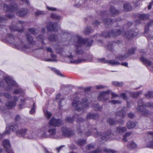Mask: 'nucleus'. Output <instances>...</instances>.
<instances>
[{
  "instance_id": "nucleus-1",
  "label": "nucleus",
  "mask_w": 153,
  "mask_h": 153,
  "mask_svg": "<svg viewBox=\"0 0 153 153\" xmlns=\"http://www.w3.org/2000/svg\"><path fill=\"white\" fill-rule=\"evenodd\" d=\"M4 10L8 12H15L18 16L23 17L26 16L28 13L27 10L24 8L18 9L16 7L12 5H3Z\"/></svg>"
},
{
  "instance_id": "nucleus-2",
  "label": "nucleus",
  "mask_w": 153,
  "mask_h": 153,
  "mask_svg": "<svg viewBox=\"0 0 153 153\" xmlns=\"http://www.w3.org/2000/svg\"><path fill=\"white\" fill-rule=\"evenodd\" d=\"M76 99L78 100L77 97L75 98L74 100L72 103V105L77 111H79L84 108L88 107L89 103L87 102L88 100L86 98L82 99L81 102L78 100H76Z\"/></svg>"
},
{
  "instance_id": "nucleus-3",
  "label": "nucleus",
  "mask_w": 153,
  "mask_h": 153,
  "mask_svg": "<svg viewBox=\"0 0 153 153\" xmlns=\"http://www.w3.org/2000/svg\"><path fill=\"white\" fill-rule=\"evenodd\" d=\"M7 40L10 43L14 45L17 49H24L25 47L22 42L18 37H14L11 34L8 35Z\"/></svg>"
},
{
  "instance_id": "nucleus-4",
  "label": "nucleus",
  "mask_w": 153,
  "mask_h": 153,
  "mask_svg": "<svg viewBox=\"0 0 153 153\" xmlns=\"http://www.w3.org/2000/svg\"><path fill=\"white\" fill-rule=\"evenodd\" d=\"M75 39V41L77 42L76 46L77 47L81 46L84 45L85 42L87 43V47H89L91 45L92 43V40L89 41L88 39H87L85 40L83 39L79 36H75L74 37Z\"/></svg>"
},
{
  "instance_id": "nucleus-5",
  "label": "nucleus",
  "mask_w": 153,
  "mask_h": 153,
  "mask_svg": "<svg viewBox=\"0 0 153 153\" xmlns=\"http://www.w3.org/2000/svg\"><path fill=\"white\" fill-rule=\"evenodd\" d=\"M39 32V30L36 28H32L29 29L27 34V42L30 44H33L35 42L33 40L32 37L30 36V34H32L33 35H36Z\"/></svg>"
},
{
  "instance_id": "nucleus-6",
  "label": "nucleus",
  "mask_w": 153,
  "mask_h": 153,
  "mask_svg": "<svg viewBox=\"0 0 153 153\" xmlns=\"http://www.w3.org/2000/svg\"><path fill=\"white\" fill-rule=\"evenodd\" d=\"M99 61L100 62L104 63H107L113 66L117 65H120V62L118 61H116L114 60H106L104 58L100 59L99 60ZM121 65L127 67L128 66V63L126 62H123L121 63Z\"/></svg>"
},
{
  "instance_id": "nucleus-7",
  "label": "nucleus",
  "mask_w": 153,
  "mask_h": 153,
  "mask_svg": "<svg viewBox=\"0 0 153 153\" xmlns=\"http://www.w3.org/2000/svg\"><path fill=\"white\" fill-rule=\"evenodd\" d=\"M5 80L8 85L7 90L10 91L12 88L17 86V84L10 77L6 76L4 78Z\"/></svg>"
},
{
  "instance_id": "nucleus-8",
  "label": "nucleus",
  "mask_w": 153,
  "mask_h": 153,
  "mask_svg": "<svg viewBox=\"0 0 153 153\" xmlns=\"http://www.w3.org/2000/svg\"><path fill=\"white\" fill-rule=\"evenodd\" d=\"M62 124V122L60 119H56L54 117H52L49 123V125L55 127L59 126Z\"/></svg>"
},
{
  "instance_id": "nucleus-9",
  "label": "nucleus",
  "mask_w": 153,
  "mask_h": 153,
  "mask_svg": "<svg viewBox=\"0 0 153 153\" xmlns=\"http://www.w3.org/2000/svg\"><path fill=\"white\" fill-rule=\"evenodd\" d=\"M110 92V91H107L100 93L98 97V99L100 101L107 100L108 99V94Z\"/></svg>"
},
{
  "instance_id": "nucleus-10",
  "label": "nucleus",
  "mask_w": 153,
  "mask_h": 153,
  "mask_svg": "<svg viewBox=\"0 0 153 153\" xmlns=\"http://www.w3.org/2000/svg\"><path fill=\"white\" fill-rule=\"evenodd\" d=\"M122 32L121 31L119 30L118 31L114 30L112 31L110 33H104L102 34V36L105 38L109 37L111 36H115L121 34Z\"/></svg>"
},
{
  "instance_id": "nucleus-11",
  "label": "nucleus",
  "mask_w": 153,
  "mask_h": 153,
  "mask_svg": "<svg viewBox=\"0 0 153 153\" xmlns=\"http://www.w3.org/2000/svg\"><path fill=\"white\" fill-rule=\"evenodd\" d=\"M79 133L81 132L86 133V135L88 136L91 135V132L89 130V127H88L87 125H85V127L84 126H81L80 128L78 130Z\"/></svg>"
},
{
  "instance_id": "nucleus-12",
  "label": "nucleus",
  "mask_w": 153,
  "mask_h": 153,
  "mask_svg": "<svg viewBox=\"0 0 153 153\" xmlns=\"http://www.w3.org/2000/svg\"><path fill=\"white\" fill-rule=\"evenodd\" d=\"M3 144L7 153H13L12 150L9 149L10 147V144L8 140H4L3 142Z\"/></svg>"
},
{
  "instance_id": "nucleus-13",
  "label": "nucleus",
  "mask_w": 153,
  "mask_h": 153,
  "mask_svg": "<svg viewBox=\"0 0 153 153\" xmlns=\"http://www.w3.org/2000/svg\"><path fill=\"white\" fill-rule=\"evenodd\" d=\"M13 100V101H8L6 103V105L8 108H11L16 105L18 99L16 97H14Z\"/></svg>"
},
{
  "instance_id": "nucleus-14",
  "label": "nucleus",
  "mask_w": 153,
  "mask_h": 153,
  "mask_svg": "<svg viewBox=\"0 0 153 153\" xmlns=\"http://www.w3.org/2000/svg\"><path fill=\"white\" fill-rule=\"evenodd\" d=\"M135 51V49L134 48H132L131 49H130L128 51V55L126 56H119V57H117L116 59L117 60H123L125 59L126 58H127L128 56L131 55L134 53Z\"/></svg>"
},
{
  "instance_id": "nucleus-15",
  "label": "nucleus",
  "mask_w": 153,
  "mask_h": 153,
  "mask_svg": "<svg viewBox=\"0 0 153 153\" xmlns=\"http://www.w3.org/2000/svg\"><path fill=\"white\" fill-rule=\"evenodd\" d=\"M67 57L70 60V63H71L77 64L82 62L85 61L87 60L86 59H79L77 60H74L73 56L71 55L68 56Z\"/></svg>"
},
{
  "instance_id": "nucleus-16",
  "label": "nucleus",
  "mask_w": 153,
  "mask_h": 153,
  "mask_svg": "<svg viewBox=\"0 0 153 153\" xmlns=\"http://www.w3.org/2000/svg\"><path fill=\"white\" fill-rule=\"evenodd\" d=\"M28 129L26 128H21L17 133V135L20 137H25L26 136V134L28 132Z\"/></svg>"
},
{
  "instance_id": "nucleus-17",
  "label": "nucleus",
  "mask_w": 153,
  "mask_h": 153,
  "mask_svg": "<svg viewBox=\"0 0 153 153\" xmlns=\"http://www.w3.org/2000/svg\"><path fill=\"white\" fill-rule=\"evenodd\" d=\"M38 136L36 132H33L32 131H29L26 134V137L30 139H32Z\"/></svg>"
},
{
  "instance_id": "nucleus-18",
  "label": "nucleus",
  "mask_w": 153,
  "mask_h": 153,
  "mask_svg": "<svg viewBox=\"0 0 153 153\" xmlns=\"http://www.w3.org/2000/svg\"><path fill=\"white\" fill-rule=\"evenodd\" d=\"M138 106L137 108L138 111L140 112H143L145 111L144 105L142 100H140L138 102Z\"/></svg>"
},
{
  "instance_id": "nucleus-19",
  "label": "nucleus",
  "mask_w": 153,
  "mask_h": 153,
  "mask_svg": "<svg viewBox=\"0 0 153 153\" xmlns=\"http://www.w3.org/2000/svg\"><path fill=\"white\" fill-rule=\"evenodd\" d=\"M57 26L56 24H53L51 22H50L47 25V28L48 31L54 30L55 28Z\"/></svg>"
},
{
  "instance_id": "nucleus-20",
  "label": "nucleus",
  "mask_w": 153,
  "mask_h": 153,
  "mask_svg": "<svg viewBox=\"0 0 153 153\" xmlns=\"http://www.w3.org/2000/svg\"><path fill=\"white\" fill-rule=\"evenodd\" d=\"M140 60L146 65L150 66L152 64V62L146 58L142 56L140 59Z\"/></svg>"
},
{
  "instance_id": "nucleus-21",
  "label": "nucleus",
  "mask_w": 153,
  "mask_h": 153,
  "mask_svg": "<svg viewBox=\"0 0 153 153\" xmlns=\"http://www.w3.org/2000/svg\"><path fill=\"white\" fill-rule=\"evenodd\" d=\"M48 132L49 133V137L54 138L56 133V128H50L48 130Z\"/></svg>"
},
{
  "instance_id": "nucleus-22",
  "label": "nucleus",
  "mask_w": 153,
  "mask_h": 153,
  "mask_svg": "<svg viewBox=\"0 0 153 153\" xmlns=\"http://www.w3.org/2000/svg\"><path fill=\"white\" fill-rule=\"evenodd\" d=\"M38 136L42 138H47L49 137V135L47 134V132L46 131H39V133L38 134Z\"/></svg>"
},
{
  "instance_id": "nucleus-23",
  "label": "nucleus",
  "mask_w": 153,
  "mask_h": 153,
  "mask_svg": "<svg viewBox=\"0 0 153 153\" xmlns=\"http://www.w3.org/2000/svg\"><path fill=\"white\" fill-rule=\"evenodd\" d=\"M126 130L127 129L126 127H125L119 126L117 128L116 131L117 133L121 134L123 133L126 131Z\"/></svg>"
},
{
  "instance_id": "nucleus-24",
  "label": "nucleus",
  "mask_w": 153,
  "mask_h": 153,
  "mask_svg": "<svg viewBox=\"0 0 153 153\" xmlns=\"http://www.w3.org/2000/svg\"><path fill=\"white\" fill-rule=\"evenodd\" d=\"M136 125V123L134 122L129 121L126 124V126L129 129H132L134 128Z\"/></svg>"
},
{
  "instance_id": "nucleus-25",
  "label": "nucleus",
  "mask_w": 153,
  "mask_h": 153,
  "mask_svg": "<svg viewBox=\"0 0 153 153\" xmlns=\"http://www.w3.org/2000/svg\"><path fill=\"white\" fill-rule=\"evenodd\" d=\"M10 127H12V129L13 131L16 132L17 134L18 132L19 131L21 128L20 125L19 124L17 125L12 126H11Z\"/></svg>"
},
{
  "instance_id": "nucleus-26",
  "label": "nucleus",
  "mask_w": 153,
  "mask_h": 153,
  "mask_svg": "<svg viewBox=\"0 0 153 153\" xmlns=\"http://www.w3.org/2000/svg\"><path fill=\"white\" fill-rule=\"evenodd\" d=\"M61 131L63 134L65 136L68 135L70 133L69 129L66 127H62V128Z\"/></svg>"
},
{
  "instance_id": "nucleus-27",
  "label": "nucleus",
  "mask_w": 153,
  "mask_h": 153,
  "mask_svg": "<svg viewBox=\"0 0 153 153\" xmlns=\"http://www.w3.org/2000/svg\"><path fill=\"white\" fill-rule=\"evenodd\" d=\"M124 10L126 11L130 10L132 9L131 7L128 3H126L124 4Z\"/></svg>"
},
{
  "instance_id": "nucleus-28",
  "label": "nucleus",
  "mask_w": 153,
  "mask_h": 153,
  "mask_svg": "<svg viewBox=\"0 0 153 153\" xmlns=\"http://www.w3.org/2000/svg\"><path fill=\"white\" fill-rule=\"evenodd\" d=\"M97 117V115L93 114L88 113L87 114L86 118L87 120H88L90 119H96Z\"/></svg>"
},
{
  "instance_id": "nucleus-29",
  "label": "nucleus",
  "mask_w": 153,
  "mask_h": 153,
  "mask_svg": "<svg viewBox=\"0 0 153 153\" xmlns=\"http://www.w3.org/2000/svg\"><path fill=\"white\" fill-rule=\"evenodd\" d=\"M51 57L53 58V59H44V60L45 61H55V62H57V60L55 59L56 57V55L54 54H51Z\"/></svg>"
},
{
  "instance_id": "nucleus-30",
  "label": "nucleus",
  "mask_w": 153,
  "mask_h": 153,
  "mask_svg": "<svg viewBox=\"0 0 153 153\" xmlns=\"http://www.w3.org/2000/svg\"><path fill=\"white\" fill-rule=\"evenodd\" d=\"M137 34V33L135 34L133 33L132 31H131L129 32H127L126 33L125 35V36L127 38L129 39L132 36H135Z\"/></svg>"
},
{
  "instance_id": "nucleus-31",
  "label": "nucleus",
  "mask_w": 153,
  "mask_h": 153,
  "mask_svg": "<svg viewBox=\"0 0 153 153\" xmlns=\"http://www.w3.org/2000/svg\"><path fill=\"white\" fill-rule=\"evenodd\" d=\"M113 85L118 87H121L123 85V83L122 82H118V81H113L112 82Z\"/></svg>"
},
{
  "instance_id": "nucleus-32",
  "label": "nucleus",
  "mask_w": 153,
  "mask_h": 153,
  "mask_svg": "<svg viewBox=\"0 0 153 153\" xmlns=\"http://www.w3.org/2000/svg\"><path fill=\"white\" fill-rule=\"evenodd\" d=\"M107 121L110 125H113L116 123L117 121L114 119L112 118H108Z\"/></svg>"
},
{
  "instance_id": "nucleus-33",
  "label": "nucleus",
  "mask_w": 153,
  "mask_h": 153,
  "mask_svg": "<svg viewBox=\"0 0 153 153\" xmlns=\"http://www.w3.org/2000/svg\"><path fill=\"white\" fill-rule=\"evenodd\" d=\"M44 113L45 116L47 119H50L52 115L51 113L47 111H44Z\"/></svg>"
},
{
  "instance_id": "nucleus-34",
  "label": "nucleus",
  "mask_w": 153,
  "mask_h": 153,
  "mask_svg": "<svg viewBox=\"0 0 153 153\" xmlns=\"http://www.w3.org/2000/svg\"><path fill=\"white\" fill-rule=\"evenodd\" d=\"M128 147L131 149H135L136 148L137 145L134 142H130L128 145Z\"/></svg>"
},
{
  "instance_id": "nucleus-35",
  "label": "nucleus",
  "mask_w": 153,
  "mask_h": 153,
  "mask_svg": "<svg viewBox=\"0 0 153 153\" xmlns=\"http://www.w3.org/2000/svg\"><path fill=\"white\" fill-rule=\"evenodd\" d=\"M146 97L148 99H150L153 97V92L152 91H149L148 93L145 95Z\"/></svg>"
},
{
  "instance_id": "nucleus-36",
  "label": "nucleus",
  "mask_w": 153,
  "mask_h": 153,
  "mask_svg": "<svg viewBox=\"0 0 153 153\" xmlns=\"http://www.w3.org/2000/svg\"><path fill=\"white\" fill-rule=\"evenodd\" d=\"M86 143V141L85 140H79L76 141V143L79 146H82Z\"/></svg>"
},
{
  "instance_id": "nucleus-37",
  "label": "nucleus",
  "mask_w": 153,
  "mask_h": 153,
  "mask_svg": "<svg viewBox=\"0 0 153 153\" xmlns=\"http://www.w3.org/2000/svg\"><path fill=\"white\" fill-rule=\"evenodd\" d=\"M48 39L50 41L56 42L57 40V36L56 35H52L48 38Z\"/></svg>"
},
{
  "instance_id": "nucleus-38",
  "label": "nucleus",
  "mask_w": 153,
  "mask_h": 153,
  "mask_svg": "<svg viewBox=\"0 0 153 153\" xmlns=\"http://www.w3.org/2000/svg\"><path fill=\"white\" fill-rule=\"evenodd\" d=\"M139 17L142 19H146L149 18V16L148 14H142L139 15Z\"/></svg>"
},
{
  "instance_id": "nucleus-39",
  "label": "nucleus",
  "mask_w": 153,
  "mask_h": 153,
  "mask_svg": "<svg viewBox=\"0 0 153 153\" xmlns=\"http://www.w3.org/2000/svg\"><path fill=\"white\" fill-rule=\"evenodd\" d=\"M131 133L130 132H127L126 133L124 136L123 138V141L124 142L126 141V137H127L131 135Z\"/></svg>"
},
{
  "instance_id": "nucleus-40",
  "label": "nucleus",
  "mask_w": 153,
  "mask_h": 153,
  "mask_svg": "<svg viewBox=\"0 0 153 153\" xmlns=\"http://www.w3.org/2000/svg\"><path fill=\"white\" fill-rule=\"evenodd\" d=\"M111 135V134L110 133H108V134H105L104 136L101 137V138L103 140H108V138H109V137Z\"/></svg>"
},
{
  "instance_id": "nucleus-41",
  "label": "nucleus",
  "mask_w": 153,
  "mask_h": 153,
  "mask_svg": "<svg viewBox=\"0 0 153 153\" xmlns=\"http://www.w3.org/2000/svg\"><path fill=\"white\" fill-rule=\"evenodd\" d=\"M91 30V27H88L85 30L84 33L86 34H88L90 33Z\"/></svg>"
},
{
  "instance_id": "nucleus-42",
  "label": "nucleus",
  "mask_w": 153,
  "mask_h": 153,
  "mask_svg": "<svg viewBox=\"0 0 153 153\" xmlns=\"http://www.w3.org/2000/svg\"><path fill=\"white\" fill-rule=\"evenodd\" d=\"M45 13V12L40 10H38L35 12V14L37 16L43 15Z\"/></svg>"
},
{
  "instance_id": "nucleus-43",
  "label": "nucleus",
  "mask_w": 153,
  "mask_h": 153,
  "mask_svg": "<svg viewBox=\"0 0 153 153\" xmlns=\"http://www.w3.org/2000/svg\"><path fill=\"white\" fill-rule=\"evenodd\" d=\"M110 10L111 12L113 14H117L119 13V12L116 10L114 7H112Z\"/></svg>"
},
{
  "instance_id": "nucleus-44",
  "label": "nucleus",
  "mask_w": 153,
  "mask_h": 153,
  "mask_svg": "<svg viewBox=\"0 0 153 153\" xmlns=\"http://www.w3.org/2000/svg\"><path fill=\"white\" fill-rule=\"evenodd\" d=\"M51 17L54 19L57 20L60 19L61 18V17L60 16H57L54 14H52L51 15Z\"/></svg>"
},
{
  "instance_id": "nucleus-45",
  "label": "nucleus",
  "mask_w": 153,
  "mask_h": 153,
  "mask_svg": "<svg viewBox=\"0 0 153 153\" xmlns=\"http://www.w3.org/2000/svg\"><path fill=\"white\" fill-rule=\"evenodd\" d=\"M103 150L105 152L107 153H114L115 151L113 150H112L110 149H107L106 148H104L103 149Z\"/></svg>"
},
{
  "instance_id": "nucleus-46",
  "label": "nucleus",
  "mask_w": 153,
  "mask_h": 153,
  "mask_svg": "<svg viewBox=\"0 0 153 153\" xmlns=\"http://www.w3.org/2000/svg\"><path fill=\"white\" fill-rule=\"evenodd\" d=\"M117 115L120 116L122 117H123L125 116V114L123 112V111H120L117 113Z\"/></svg>"
},
{
  "instance_id": "nucleus-47",
  "label": "nucleus",
  "mask_w": 153,
  "mask_h": 153,
  "mask_svg": "<svg viewBox=\"0 0 153 153\" xmlns=\"http://www.w3.org/2000/svg\"><path fill=\"white\" fill-rule=\"evenodd\" d=\"M66 121L69 123H72L74 122V120L73 118L69 117H67L65 119Z\"/></svg>"
},
{
  "instance_id": "nucleus-48",
  "label": "nucleus",
  "mask_w": 153,
  "mask_h": 153,
  "mask_svg": "<svg viewBox=\"0 0 153 153\" xmlns=\"http://www.w3.org/2000/svg\"><path fill=\"white\" fill-rule=\"evenodd\" d=\"M12 129V127H7L6 128V131L5 132V133L6 134H10Z\"/></svg>"
},
{
  "instance_id": "nucleus-49",
  "label": "nucleus",
  "mask_w": 153,
  "mask_h": 153,
  "mask_svg": "<svg viewBox=\"0 0 153 153\" xmlns=\"http://www.w3.org/2000/svg\"><path fill=\"white\" fill-rule=\"evenodd\" d=\"M94 108L95 110H101V107H100L99 105L96 104L94 106Z\"/></svg>"
},
{
  "instance_id": "nucleus-50",
  "label": "nucleus",
  "mask_w": 153,
  "mask_h": 153,
  "mask_svg": "<svg viewBox=\"0 0 153 153\" xmlns=\"http://www.w3.org/2000/svg\"><path fill=\"white\" fill-rule=\"evenodd\" d=\"M10 29L11 31H17L18 32H21L23 30L22 29H14L13 27H10Z\"/></svg>"
},
{
  "instance_id": "nucleus-51",
  "label": "nucleus",
  "mask_w": 153,
  "mask_h": 153,
  "mask_svg": "<svg viewBox=\"0 0 153 153\" xmlns=\"http://www.w3.org/2000/svg\"><path fill=\"white\" fill-rule=\"evenodd\" d=\"M120 95L123 97V100H126L128 99V97L125 93H122Z\"/></svg>"
},
{
  "instance_id": "nucleus-52",
  "label": "nucleus",
  "mask_w": 153,
  "mask_h": 153,
  "mask_svg": "<svg viewBox=\"0 0 153 153\" xmlns=\"http://www.w3.org/2000/svg\"><path fill=\"white\" fill-rule=\"evenodd\" d=\"M4 95L5 97L7 99H10L12 97L11 96L10 94L7 93H4Z\"/></svg>"
},
{
  "instance_id": "nucleus-53",
  "label": "nucleus",
  "mask_w": 153,
  "mask_h": 153,
  "mask_svg": "<svg viewBox=\"0 0 153 153\" xmlns=\"http://www.w3.org/2000/svg\"><path fill=\"white\" fill-rule=\"evenodd\" d=\"M95 147V146L94 145L90 144L87 146V148L88 149H91L94 148Z\"/></svg>"
},
{
  "instance_id": "nucleus-54",
  "label": "nucleus",
  "mask_w": 153,
  "mask_h": 153,
  "mask_svg": "<svg viewBox=\"0 0 153 153\" xmlns=\"http://www.w3.org/2000/svg\"><path fill=\"white\" fill-rule=\"evenodd\" d=\"M47 9L50 11H56V9L55 8L53 7H50L49 6H47Z\"/></svg>"
},
{
  "instance_id": "nucleus-55",
  "label": "nucleus",
  "mask_w": 153,
  "mask_h": 153,
  "mask_svg": "<svg viewBox=\"0 0 153 153\" xmlns=\"http://www.w3.org/2000/svg\"><path fill=\"white\" fill-rule=\"evenodd\" d=\"M35 103H33V107L32 108L31 110L30 111V114H33L35 112V110L34 109V108H35Z\"/></svg>"
},
{
  "instance_id": "nucleus-56",
  "label": "nucleus",
  "mask_w": 153,
  "mask_h": 153,
  "mask_svg": "<svg viewBox=\"0 0 153 153\" xmlns=\"http://www.w3.org/2000/svg\"><path fill=\"white\" fill-rule=\"evenodd\" d=\"M109 102H111L113 104H119L121 103V102L120 101L117 100H113L111 101H110Z\"/></svg>"
},
{
  "instance_id": "nucleus-57",
  "label": "nucleus",
  "mask_w": 153,
  "mask_h": 153,
  "mask_svg": "<svg viewBox=\"0 0 153 153\" xmlns=\"http://www.w3.org/2000/svg\"><path fill=\"white\" fill-rule=\"evenodd\" d=\"M111 94L112 95V97L111 99L113 98H117L118 97H119V96L116 94L115 93L113 92H112L111 93Z\"/></svg>"
},
{
  "instance_id": "nucleus-58",
  "label": "nucleus",
  "mask_w": 153,
  "mask_h": 153,
  "mask_svg": "<svg viewBox=\"0 0 153 153\" xmlns=\"http://www.w3.org/2000/svg\"><path fill=\"white\" fill-rule=\"evenodd\" d=\"M52 70L55 71V72L57 74L59 75H61L60 72L58 70H56L55 68H52Z\"/></svg>"
},
{
  "instance_id": "nucleus-59",
  "label": "nucleus",
  "mask_w": 153,
  "mask_h": 153,
  "mask_svg": "<svg viewBox=\"0 0 153 153\" xmlns=\"http://www.w3.org/2000/svg\"><path fill=\"white\" fill-rule=\"evenodd\" d=\"M22 91V90L20 89H15L13 92L15 94H18L19 93Z\"/></svg>"
},
{
  "instance_id": "nucleus-60",
  "label": "nucleus",
  "mask_w": 153,
  "mask_h": 153,
  "mask_svg": "<svg viewBox=\"0 0 153 153\" xmlns=\"http://www.w3.org/2000/svg\"><path fill=\"white\" fill-rule=\"evenodd\" d=\"M43 37L42 35H39L38 36H37L36 37V39L38 40L39 41H42L43 39Z\"/></svg>"
},
{
  "instance_id": "nucleus-61",
  "label": "nucleus",
  "mask_w": 153,
  "mask_h": 153,
  "mask_svg": "<svg viewBox=\"0 0 153 153\" xmlns=\"http://www.w3.org/2000/svg\"><path fill=\"white\" fill-rule=\"evenodd\" d=\"M105 87V86L102 85H99L96 86L97 89H100L104 88Z\"/></svg>"
},
{
  "instance_id": "nucleus-62",
  "label": "nucleus",
  "mask_w": 153,
  "mask_h": 153,
  "mask_svg": "<svg viewBox=\"0 0 153 153\" xmlns=\"http://www.w3.org/2000/svg\"><path fill=\"white\" fill-rule=\"evenodd\" d=\"M148 145L149 147L153 148V141L149 142Z\"/></svg>"
},
{
  "instance_id": "nucleus-63",
  "label": "nucleus",
  "mask_w": 153,
  "mask_h": 153,
  "mask_svg": "<svg viewBox=\"0 0 153 153\" xmlns=\"http://www.w3.org/2000/svg\"><path fill=\"white\" fill-rule=\"evenodd\" d=\"M101 151L99 149L96 150L94 151H92L90 153H100Z\"/></svg>"
},
{
  "instance_id": "nucleus-64",
  "label": "nucleus",
  "mask_w": 153,
  "mask_h": 153,
  "mask_svg": "<svg viewBox=\"0 0 153 153\" xmlns=\"http://www.w3.org/2000/svg\"><path fill=\"white\" fill-rule=\"evenodd\" d=\"M146 105L149 107H152L153 106V103L148 102L146 104Z\"/></svg>"
}]
</instances>
